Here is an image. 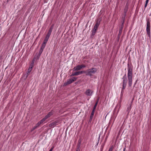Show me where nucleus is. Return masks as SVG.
<instances>
[{"label": "nucleus", "mask_w": 151, "mask_h": 151, "mask_svg": "<svg viewBox=\"0 0 151 151\" xmlns=\"http://www.w3.org/2000/svg\"><path fill=\"white\" fill-rule=\"evenodd\" d=\"M147 4L148 3H145V7H146L147 6Z\"/></svg>", "instance_id": "nucleus-29"}, {"label": "nucleus", "mask_w": 151, "mask_h": 151, "mask_svg": "<svg viewBox=\"0 0 151 151\" xmlns=\"http://www.w3.org/2000/svg\"><path fill=\"white\" fill-rule=\"evenodd\" d=\"M34 61H35L34 59H33V60H32V64L29 67H32H32H33V64L34 63Z\"/></svg>", "instance_id": "nucleus-21"}, {"label": "nucleus", "mask_w": 151, "mask_h": 151, "mask_svg": "<svg viewBox=\"0 0 151 151\" xmlns=\"http://www.w3.org/2000/svg\"><path fill=\"white\" fill-rule=\"evenodd\" d=\"M41 124V123H40V122H39L38 123H37L36 125V127H38Z\"/></svg>", "instance_id": "nucleus-22"}, {"label": "nucleus", "mask_w": 151, "mask_h": 151, "mask_svg": "<svg viewBox=\"0 0 151 151\" xmlns=\"http://www.w3.org/2000/svg\"><path fill=\"white\" fill-rule=\"evenodd\" d=\"M131 109H132V105H131V104H130L128 106L127 109V111L128 112V113H129V112L131 110Z\"/></svg>", "instance_id": "nucleus-13"}, {"label": "nucleus", "mask_w": 151, "mask_h": 151, "mask_svg": "<svg viewBox=\"0 0 151 151\" xmlns=\"http://www.w3.org/2000/svg\"><path fill=\"white\" fill-rule=\"evenodd\" d=\"M53 147L52 148H51L50 150H49V151H52V150H53Z\"/></svg>", "instance_id": "nucleus-28"}, {"label": "nucleus", "mask_w": 151, "mask_h": 151, "mask_svg": "<svg viewBox=\"0 0 151 151\" xmlns=\"http://www.w3.org/2000/svg\"><path fill=\"white\" fill-rule=\"evenodd\" d=\"M52 27L49 29L48 32L51 33L52 32Z\"/></svg>", "instance_id": "nucleus-23"}, {"label": "nucleus", "mask_w": 151, "mask_h": 151, "mask_svg": "<svg viewBox=\"0 0 151 151\" xmlns=\"http://www.w3.org/2000/svg\"><path fill=\"white\" fill-rule=\"evenodd\" d=\"M136 82H137V81H136ZM136 82L134 84V86H135V85H136Z\"/></svg>", "instance_id": "nucleus-31"}, {"label": "nucleus", "mask_w": 151, "mask_h": 151, "mask_svg": "<svg viewBox=\"0 0 151 151\" xmlns=\"http://www.w3.org/2000/svg\"><path fill=\"white\" fill-rule=\"evenodd\" d=\"M37 128V127H36V126H34L32 128V129L31 130V132H32L33 131L34 129H36Z\"/></svg>", "instance_id": "nucleus-25"}, {"label": "nucleus", "mask_w": 151, "mask_h": 151, "mask_svg": "<svg viewBox=\"0 0 151 151\" xmlns=\"http://www.w3.org/2000/svg\"><path fill=\"white\" fill-rule=\"evenodd\" d=\"M77 79V78L75 77H73L72 78L70 79L67 81L64 84V85L65 86L68 84H70L73 82L76 81Z\"/></svg>", "instance_id": "nucleus-5"}, {"label": "nucleus", "mask_w": 151, "mask_h": 151, "mask_svg": "<svg viewBox=\"0 0 151 151\" xmlns=\"http://www.w3.org/2000/svg\"><path fill=\"white\" fill-rule=\"evenodd\" d=\"M81 141L80 140H79L78 141V146H80V145L81 144Z\"/></svg>", "instance_id": "nucleus-24"}, {"label": "nucleus", "mask_w": 151, "mask_h": 151, "mask_svg": "<svg viewBox=\"0 0 151 151\" xmlns=\"http://www.w3.org/2000/svg\"><path fill=\"white\" fill-rule=\"evenodd\" d=\"M100 19H97V20L96 21V23L95 24V26L94 27V28L93 29H94V30H95V31H96V30L98 28V27H99V26L100 24Z\"/></svg>", "instance_id": "nucleus-8"}, {"label": "nucleus", "mask_w": 151, "mask_h": 151, "mask_svg": "<svg viewBox=\"0 0 151 151\" xmlns=\"http://www.w3.org/2000/svg\"><path fill=\"white\" fill-rule=\"evenodd\" d=\"M123 79L122 88V90L121 93L123 92L124 90L125 89L127 86V79L126 77V75L125 74L122 78Z\"/></svg>", "instance_id": "nucleus-3"}, {"label": "nucleus", "mask_w": 151, "mask_h": 151, "mask_svg": "<svg viewBox=\"0 0 151 151\" xmlns=\"http://www.w3.org/2000/svg\"><path fill=\"white\" fill-rule=\"evenodd\" d=\"M86 67V66L84 65H79L76 66V67H75L73 70V71H76L80 70L83 68H84Z\"/></svg>", "instance_id": "nucleus-6"}, {"label": "nucleus", "mask_w": 151, "mask_h": 151, "mask_svg": "<svg viewBox=\"0 0 151 151\" xmlns=\"http://www.w3.org/2000/svg\"><path fill=\"white\" fill-rule=\"evenodd\" d=\"M94 111H94V110H92L90 117V121H91L94 114Z\"/></svg>", "instance_id": "nucleus-14"}, {"label": "nucleus", "mask_w": 151, "mask_h": 151, "mask_svg": "<svg viewBox=\"0 0 151 151\" xmlns=\"http://www.w3.org/2000/svg\"><path fill=\"white\" fill-rule=\"evenodd\" d=\"M93 91L89 89H87L85 92V94L87 96H91L93 93Z\"/></svg>", "instance_id": "nucleus-7"}, {"label": "nucleus", "mask_w": 151, "mask_h": 151, "mask_svg": "<svg viewBox=\"0 0 151 151\" xmlns=\"http://www.w3.org/2000/svg\"><path fill=\"white\" fill-rule=\"evenodd\" d=\"M58 123V122L57 121H55L54 122H53L49 124V127H50L53 128L55 126L57 125Z\"/></svg>", "instance_id": "nucleus-10"}, {"label": "nucleus", "mask_w": 151, "mask_h": 151, "mask_svg": "<svg viewBox=\"0 0 151 151\" xmlns=\"http://www.w3.org/2000/svg\"><path fill=\"white\" fill-rule=\"evenodd\" d=\"M79 146H78V148H77L76 151H80V148H79Z\"/></svg>", "instance_id": "nucleus-26"}, {"label": "nucleus", "mask_w": 151, "mask_h": 151, "mask_svg": "<svg viewBox=\"0 0 151 151\" xmlns=\"http://www.w3.org/2000/svg\"><path fill=\"white\" fill-rule=\"evenodd\" d=\"M51 33H50L49 32H48V33L47 34V35L46 37H47L48 38H49V37L50 36V35H51Z\"/></svg>", "instance_id": "nucleus-20"}, {"label": "nucleus", "mask_w": 151, "mask_h": 151, "mask_svg": "<svg viewBox=\"0 0 151 151\" xmlns=\"http://www.w3.org/2000/svg\"><path fill=\"white\" fill-rule=\"evenodd\" d=\"M49 38H48L47 37H45V38L44 41L43 43L46 44L48 40L49 39Z\"/></svg>", "instance_id": "nucleus-17"}, {"label": "nucleus", "mask_w": 151, "mask_h": 151, "mask_svg": "<svg viewBox=\"0 0 151 151\" xmlns=\"http://www.w3.org/2000/svg\"><path fill=\"white\" fill-rule=\"evenodd\" d=\"M125 151V148H124L123 150V151Z\"/></svg>", "instance_id": "nucleus-32"}, {"label": "nucleus", "mask_w": 151, "mask_h": 151, "mask_svg": "<svg viewBox=\"0 0 151 151\" xmlns=\"http://www.w3.org/2000/svg\"><path fill=\"white\" fill-rule=\"evenodd\" d=\"M149 0H146V3H148Z\"/></svg>", "instance_id": "nucleus-30"}, {"label": "nucleus", "mask_w": 151, "mask_h": 151, "mask_svg": "<svg viewBox=\"0 0 151 151\" xmlns=\"http://www.w3.org/2000/svg\"><path fill=\"white\" fill-rule=\"evenodd\" d=\"M85 71H78L73 73L71 74V76H76L82 74L83 73H85Z\"/></svg>", "instance_id": "nucleus-9"}, {"label": "nucleus", "mask_w": 151, "mask_h": 151, "mask_svg": "<svg viewBox=\"0 0 151 151\" xmlns=\"http://www.w3.org/2000/svg\"><path fill=\"white\" fill-rule=\"evenodd\" d=\"M97 71V69L96 68H93L87 70L86 73V75L90 76H92L93 75L95 74Z\"/></svg>", "instance_id": "nucleus-2"}, {"label": "nucleus", "mask_w": 151, "mask_h": 151, "mask_svg": "<svg viewBox=\"0 0 151 151\" xmlns=\"http://www.w3.org/2000/svg\"><path fill=\"white\" fill-rule=\"evenodd\" d=\"M46 119H45V117L43 118L42 119H41L39 122L41 124L43 122H44Z\"/></svg>", "instance_id": "nucleus-18"}, {"label": "nucleus", "mask_w": 151, "mask_h": 151, "mask_svg": "<svg viewBox=\"0 0 151 151\" xmlns=\"http://www.w3.org/2000/svg\"><path fill=\"white\" fill-rule=\"evenodd\" d=\"M98 101H99V99H98L97 100V101L96 102V103L95 104L94 106V107H93V110H94V111H95V109L96 108V107L97 105Z\"/></svg>", "instance_id": "nucleus-16"}, {"label": "nucleus", "mask_w": 151, "mask_h": 151, "mask_svg": "<svg viewBox=\"0 0 151 151\" xmlns=\"http://www.w3.org/2000/svg\"><path fill=\"white\" fill-rule=\"evenodd\" d=\"M53 114V113L52 112H50L47 115H46V116L45 117V119H47L50 117L51 116H52Z\"/></svg>", "instance_id": "nucleus-12"}, {"label": "nucleus", "mask_w": 151, "mask_h": 151, "mask_svg": "<svg viewBox=\"0 0 151 151\" xmlns=\"http://www.w3.org/2000/svg\"><path fill=\"white\" fill-rule=\"evenodd\" d=\"M46 44H45V43H43L42 44V45L41 46V48H40V52H39V53L40 54H41L42 53V52L43 50L44 49V48L45 47Z\"/></svg>", "instance_id": "nucleus-11"}, {"label": "nucleus", "mask_w": 151, "mask_h": 151, "mask_svg": "<svg viewBox=\"0 0 151 151\" xmlns=\"http://www.w3.org/2000/svg\"><path fill=\"white\" fill-rule=\"evenodd\" d=\"M96 32V31H95L94 29H93L92 32V35H94L95 34Z\"/></svg>", "instance_id": "nucleus-19"}, {"label": "nucleus", "mask_w": 151, "mask_h": 151, "mask_svg": "<svg viewBox=\"0 0 151 151\" xmlns=\"http://www.w3.org/2000/svg\"><path fill=\"white\" fill-rule=\"evenodd\" d=\"M32 70V67H29L28 69V71H27V76H28V75H29V73Z\"/></svg>", "instance_id": "nucleus-15"}, {"label": "nucleus", "mask_w": 151, "mask_h": 151, "mask_svg": "<svg viewBox=\"0 0 151 151\" xmlns=\"http://www.w3.org/2000/svg\"><path fill=\"white\" fill-rule=\"evenodd\" d=\"M128 73L127 77L128 81V85L129 87H131L132 84V77L133 76L132 68L131 66L128 64Z\"/></svg>", "instance_id": "nucleus-1"}, {"label": "nucleus", "mask_w": 151, "mask_h": 151, "mask_svg": "<svg viewBox=\"0 0 151 151\" xmlns=\"http://www.w3.org/2000/svg\"><path fill=\"white\" fill-rule=\"evenodd\" d=\"M150 21L148 20L147 23L146 31L148 37L150 38Z\"/></svg>", "instance_id": "nucleus-4"}, {"label": "nucleus", "mask_w": 151, "mask_h": 151, "mask_svg": "<svg viewBox=\"0 0 151 151\" xmlns=\"http://www.w3.org/2000/svg\"><path fill=\"white\" fill-rule=\"evenodd\" d=\"M112 150H113L112 148L111 147L109 149V151H112Z\"/></svg>", "instance_id": "nucleus-27"}]
</instances>
